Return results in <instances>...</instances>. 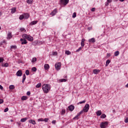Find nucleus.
Here are the masks:
<instances>
[{
	"instance_id": "f257e3e1",
	"label": "nucleus",
	"mask_w": 128,
	"mask_h": 128,
	"mask_svg": "<svg viewBox=\"0 0 128 128\" xmlns=\"http://www.w3.org/2000/svg\"><path fill=\"white\" fill-rule=\"evenodd\" d=\"M42 88L44 94H48L50 90V85L49 84H44L42 85Z\"/></svg>"
},
{
	"instance_id": "f03ea898",
	"label": "nucleus",
	"mask_w": 128,
	"mask_h": 128,
	"mask_svg": "<svg viewBox=\"0 0 128 128\" xmlns=\"http://www.w3.org/2000/svg\"><path fill=\"white\" fill-rule=\"evenodd\" d=\"M22 38H25V40H28L29 42H32L34 40V38L32 36L26 34L22 36Z\"/></svg>"
},
{
	"instance_id": "7ed1b4c3",
	"label": "nucleus",
	"mask_w": 128,
	"mask_h": 128,
	"mask_svg": "<svg viewBox=\"0 0 128 128\" xmlns=\"http://www.w3.org/2000/svg\"><path fill=\"white\" fill-rule=\"evenodd\" d=\"M88 110H90V104H86L83 110L80 112H82V114H84V112H88Z\"/></svg>"
},
{
	"instance_id": "20e7f679",
	"label": "nucleus",
	"mask_w": 128,
	"mask_h": 128,
	"mask_svg": "<svg viewBox=\"0 0 128 128\" xmlns=\"http://www.w3.org/2000/svg\"><path fill=\"white\" fill-rule=\"evenodd\" d=\"M108 122H102L100 124V127L101 128H106L108 126Z\"/></svg>"
},
{
	"instance_id": "39448f33",
	"label": "nucleus",
	"mask_w": 128,
	"mask_h": 128,
	"mask_svg": "<svg viewBox=\"0 0 128 128\" xmlns=\"http://www.w3.org/2000/svg\"><path fill=\"white\" fill-rule=\"evenodd\" d=\"M60 66H62V64L60 62H58L55 64V68L56 70H60Z\"/></svg>"
},
{
	"instance_id": "423d86ee",
	"label": "nucleus",
	"mask_w": 128,
	"mask_h": 128,
	"mask_svg": "<svg viewBox=\"0 0 128 128\" xmlns=\"http://www.w3.org/2000/svg\"><path fill=\"white\" fill-rule=\"evenodd\" d=\"M70 0H60V4L63 6H66L67 4H68Z\"/></svg>"
},
{
	"instance_id": "0eeeda50",
	"label": "nucleus",
	"mask_w": 128,
	"mask_h": 128,
	"mask_svg": "<svg viewBox=\"0 0 128 128\" xmlns=\"http://www.w3.org/2000/svg\"><path fill=\"white\" fill-rule=\"evenodd\" d=\"M20 42H21L22 44H28V42L26 40V38H20Z\"/></svg>"
},
{
	"instance_id": "6e6552de",
	"label": "nucleus",
	"mask_w": 128,
	"mask_h": 128,
	"mask_svg": "<svg viewBox=\"0 0 128 128\" xmlns=\"http://www.w3.org/2000/svg\"><path fill=\"white\" fill-rule=\"evenodd\" d=\"M82 114V112H80L79 113H78L77 114V115L74 118V120H78V118H80V114Z\"/></svg>"
},
{
	"instance_id": "1a4fd4ad",
	"label": "nucleus",
	"mask_w": 128,
	"mask_h": 128,
	"mask_svg": "<svg viewBox=\"0 0 128 128\" xmlns=\"http://www.w3.org/2000/svg\"><path fill=\"white\" fill-rule=\"evenodd\" d=\"M16 75L17 76H22V72L21 71V70H19L16 73Z\"/></svg>"
},
{
	"instance_id": "9d476101",
	"label": "nucleus",
	"mask_w": 128,
	"mask_h": 128,
	"mask_svg": "<svg viewBox=\"0 0 128 128\" xmlns=\"http://www.w3.org/2000/svg\"><path fill=\"white\" fill-rule=\"evenodd\" d=\"M56 12H58V11H56V9H54L50 14L54 16H56Z\"/></svg>"
},
{
	"instance_id": "9b49d317",
	"label": "nucleus",
	"mask_w": 128,
	"mask_h": 128,
	"mask_svg": "<svg viewBox=\"0 0 128 128\" xmlns=\"http://www.w3.org/2000/svg\"><path fill=\"white\" fill-rule=\"evenodd\" d=\"M68 108L69 110H70V112H72V110H74V106L72 105L68 107Z\"/></svg>"
},
{
	"instance_id": "f8f14e48",
	"label": "nucleus",
	"mask_w": 128,
	"mask_h": 128,
	"mask_svg": "<svg viewBox=\"0 0 128 128\" xmlns=\"http://www.w3.org/2000/svg\"><path fill=\"white\" fill-rule=\"evenodd\" d=\"M23 16H24V18H26V20H28V18H30V14L28 13H25L23 14Z\"/></svg>"
},
{
	"instance_id": "ddd939ff",
	"label": "nucleus",
	"mask_w": 128,
	"mask_h": 128,
	"mask_svg": "<svg viewBox=\"0 0 128 128\" xmlns=\"http://www.w3.org/2000/svg\"><path fill=\"white\" fill-rule=\"evenodd\" d=\"M100 72V70L94 69L93 70V73L94 74H98V72Z\"/></svg>"
},
{
	"instance_id": "4468645a",
	"label": "nucleus",
	"mask_w": 128,
	"mask_h": 128,
	"mask_svg": "<svg viewBox=\"0 0 128 128\" xmlns=\"http://www.w3.org/2000/svg\"><path fill=\"white\" fill-rule=\"evenodd\" d=\"M89 42H96V39L94 38H92L88 40Z\"/></svg>"
},
{
	"instance_id": "2eb2a0df",
	"label": "nucleus",
	"mask_w": 128,
	"mask_h": 128,
	"mask_svg": "<svg viewBox=\"0 0 128 128\" xmlns=\"http://www.w3.org/2000/svg\"><path fill=\"white\" fill-rule=\"evenodd\" d=\"M28 122L30 124H36V121L34 120H29Z\"/></svg>"
},
{
	"instance_id": "dca6fc26",
	"label": "nucleus",
	"mask_w": 128,
	"mask_h": 128,
	"mask_svg": "<svg viewBox=\"0 0 128 128\" xmlns=\"http://www.w3.org/2000/svg\"><path fill=\"white\" fill-rule=\"evenodd\" d=\"M38 24V21L34 20L30 22V26H34V24Z\"/></svg>"
},
{
	"instance_id": "f3484780",
	"label": "nucleus",
	"mask_w": 128,
	"mask_h": 128,
	"mask_svg": "<svg viewBox=\"0 0 128 128\" xmlns=\"http://www.w3.org/2000/svg\"><path fill=\"white\" fill-rule=\"evenodd\" d=\"M44 68V70H48L50 68V65H48V64H45Z\"/></svg>"
},
{
	"instance_id": "a211bd4d",
	"label": "nucleus",
	"mask_w": 128,
	"mask_h": 128,
	"mask_svg": "<svg viewBox=\"0 0 128 128\" xmlns=\"http://www.w3.org/2000/svg\"><path fill=\"white\" fill-rule=\"evenodd\" d=\"M2 66H4V68H8V63L6 62L4 64H2Z\"/></svg>"
},
{
	"instance_id": "6ab92c4d",
	"label": "nucleus",
	"mask_w": 128,
	"mask_h": 128,
	"mask_svg": "<svg viewBox=\"0 0 128 128\" xmlns=\"http://www.w3.org/2000/svg\"><path fill=\"white\" fill-rule=\"evenodd\" d=\"M26 74H24L23 75L22 80V84H24V80H26Z\"/></svg>"
},
{
	"instance_id": "aec40b11",
	"label": "nucleus",
	"mask_w": 128,
	"mask_h": 128,
	"mask_svg": "<svg viewBox=\"0 0 128 128\" xmlns=\"http://www.w3.org/2000/svg\"><path fill=\"white\" fill-rule=\"evenodd\" d=\"M22 100H28V96H22L21 98Z\"/></svg>"
},
{
	"instance_id": "412c9836",
	"label": "nucleus",
	"mask_w": 128,
	"mask_h": 128,
	"mask_svg": "<svg viewBox=\"0 0 128 128\" xmlns=\"http://www.w3.org/2000/svg\"><path fill=\"white\" fill-rule=\"evenodd\" d=\"M28 120V118H22L20 120V122H24L26 120Z\"/></svg>"
},
{
	"instance_id": "4be33fe9",
	"label": "nucleus",
	"mask_w": 128,
	"mask_h": 128,
	"mask_svg": "<svg viewBox=\"0 0 128 128\" xmlns=\"http://www.w3.org/2000/svg\"><path fill=\"white\" fill-rule=\"evenodd\" d=\"M12 38V33L9 32L8 35V38L10 40V38Z\"/></svg>"
},
{
	"instance_id": "5701e85b",
	"label": "nucleus",
	"mask_w": 128,
	"mask_h": 128,
	"mask_svg": "<svg viewBox=\"0 0 128 128\" xmlns=\"http://www.w3.org/2000/svg\"><path fill=\"white\" fill-rule=\"evenodd\" d=\"M110 60H108L106 61V66H108V64H110Z\"/></svg>"
},
{
	"instance_id": "b1692460",
	"label": "nucleus",
	"mask_w": 128,
	"mask_h": 128,
	"mask_svg": "<svg viewBox=\"0 0 128 128\" xmlns=\"http://www.w3.org/2000/svg\"><path fill=\"white\" fill-rule=\"evenodd\" d=\"M96 116H100L102 114V111L100 110H98L96 112Z\"/></svg>"
},
{
	"instance_id": "393cba45",
	"label": "nucleus",
	"mask_w": 128,
	"mask_h": 128,
	"mask_svg": "<svg viewBox=\"0 0 128 128\" xmlns=\"http://www.w3.org/2000/svg\"><path fill=\"white\" fill-rule=\"evenodd\" d=\"M16 10V8H12V11H11L12 14H14Z\"/></svg>"
},
{
	"instance_id": "a878e982",
	"label": "nucleus",
	"mask_w": 128,
	"mask_h": 128,
	"mask_svg": "<svg viewBox=\"0 0 128 128\" xmlns=\"http://www.w3.org/2000/svg\"><path fill=\"white\" fill-rule=\"evenodd\" d=\"M59 82H66V80L64 78L60 79L59 80Z\"/></svg>"
},
{
	"instance_id": "bb28decb",
	"label": "nucleus",
	"mask_w": 128,
	"mask_h": 128,
	"mask_svg": "<svg viewBox=\"0 0 128 128\" xmlns=\"http://www.w3.org/2000/svg\"><path fill=\"white\" fill-rule=\"evenodd\" d=\"M40 86H42V83H38V84H37V85L36 86V88H40Z\"/></svg>"
},
{
	"instance_id": "cd10ccee",
	"label": "nucleus",
	"mask_w": 128,
	"mask_h": 128,
	"mask_svg": "<svg viewBox=\"0 0 128 128\" xmlns=\"http://www.w3.org/2000/svg\"><path fill=\"white\" fill-rule=\"evenodd\" d=\"M28 4H32V2H34V0H27Z\"/></svg>"
},
{
	"instance_id": "c85d7f7f",
	"label": "nucleus",
	"mask_w": 128,
	"mask_h": 128,
	"mask_svg": "<svg viewBox=\"0 0 128 128\" xmlns=\"http://www.w3.org/2000/svg\"><path fill=\"white\" fill-rule=\"evenodd\" d=\"M9 88H10V90H14V85H10V86H9Z\"/></svg>"
},
{
	"instance_id": "c756f323",
	"label": "nucleus",
	"mask_w": 128,
	"mask_h": 128,
	"mask_svg": "<svg viewBox=\"0 0 128 128\" xmlns=\"http://www.w3.org/2000/svg\"><path fill=\"white\" fill-rule=\"evenodd\" d=\"M118 54H120V52L118 51H116L114 52V56H118Z\"/></svg>"
},
{
	"instance_id": "7c9ffc66",
	"label": "nucleus",
	"mask_w": 128,
	"mask_h": 128,
	"mask_svg": "<svg viewBox=\"0 0 128 128\" xmlns=\"http://www.w3.org/2000/svg\"><path fill=\"white\" fill-rule=\"evenodd\" d=\"M101 118H106V116L105 115V114H102L101 116H100Z\"/></svg>"
},
{
	"instance_id": "2f4dec72",
	"label": "nucleus",
	"mask_w": 128,
	"mask_h": 128,
	"mask_svg": "<svg viewBox=\"0 0 128 128\" xmlns=\"http://www.w3.org/2000/svg\"><path fill=\"white\" fill-rule=\"evenodd\" d=\"M20 20H24V14L20 15V18H19Z\"/></svg>"
},
{
	"instance_id": "473e14b6",
	"label": "nucleus",
	"mask_w": 128,
	"mask_h": 128,
	"mask_svg": "<svg viewBox=\"0 0 128 128\" xmlns=\"http://www.w3.org/2000/svg\"><path fill=\"white\" fill-rule=\"evenodd\" d=\"M36 62V58H32V62Z\"/></svg>"
},
{
	"instance_id": "72a5a7b5",
	"label": "nucleus",
	"mask_w": 128,
	"mask_h": 128,
	"mask_svg": "<svg viewBox=\"0 0 128 128\" xmlns=\"http://www.w3.org/2000/svg\"><path fill=\"white\" fill-rule=\"evenodd\" d=\"M52 56H58V52H52Z\"/></svg>"
},
{
	"instance_id": "f704fd0d",
	"label": "nucleus",
	"mask_w": 128,
	"mask_h": 128,
	"mask_svg": "<svg viewBox=\"0 0 128 128\" xmlns=\"http://www.w3.org/2000/svg\"><path fill=\"white\" fill-rule=\"evenodd\" d=\"M72 17L74 18H76V13L74 12L72 16Z\"/></svg>"
},
{
	"instance_id": "c9c22d12",
	"label": "nucleus",
	"mask_w": 128,
	"mask_h": 128,
	"mask_svg": "<svg viewBox=\"0 0 128 128\" xmlns=\"http://www.w3.org/2000/svg\"><path fill=\"white\" fill-rule=\"evenodd\" d=\"M65 54H66L70 55V54H72V52H70V51H66Z\"/></svg>"
},
{
	"instance_id": "e433bc0d",
	"label": "nucleus",
	"mask_w": 128,
	"mask_h": 128,
	"mask_svg": "<svg viewBox=\"0 0 128 128\" xmlns=\"http://www.w3.org/2000/svg\"><path fill=\"white\" fill-rule=\"evenodd\" d=\"M32 72H36V67H33L32 68Z\"/></svg>"
},
{
	"instance_id": "4c0bfd02",
	"label": "nucleus",
	"mask_w": 128,
	"mask_h": 128,
	"mask_svg": "<svg viewBox=\"0 0 128 128\" xmlns=\"http://www.w3.org/2000/svg\"><path fill=\"white\" fill-rule=\"evenodd\" d=\"M26 76H28V74H30V71H28V70H26Z\"/></svg>"
},
{
	"instance_id": "58836bf2",
	"label": "nucleus",
	"mask_w": 128,
	"mask_h": 128,
	"mask_svg": "<svg viewBox=\"0 0 128 128\" xmlns=\"http://www.w3.org/2000/svg\"><path fill=\"white\" fill-rule=\"evenodd\" d=\"M44 122H48V118H45L44 119Z\"/></svg>"
},
{
	"instance_id": "ea45409f",
	"label": "nucleus",
	"mask_w": 128,
	"mask_h": 128,
	"mask_svg": "<svg viewBox=\"0 0 128 128\" xmlns=\"http://www.w3.org/2000/svg\"><path fill=\"white\" fill-rule=\"evenodd\" d=\"M38 122H44V118H41L38 120Z\"/></svg>"
},
{
	"instance_id": "a19ab883",
	"label": "nucleus",
	"mask_w": 128,
	"mask_h": 128,
	"mask_svg": "<svg viewBox=\"0 0 128 128\" xmlns=\"http://www.w3.org/2000/svg\"><path fill=\"white\" fill-rule=\"evenodd\" d=\"M66 114V110H62V114Z\"/></svg>"
},
{
	"instance_id": "79ce46f5",
	"label": "nucleus",
	"mask_w": 128,
	"mask_h": 128,
	"mask_svg": "<svg viewBox=\"0 0 128 128\" xmlns=\"http://www.w3.org/2000/svg\"><path fill=\"white\" fill-rule=\"evenodd\" d=\"M84 102H86V100H84L83 101L80 102H79L78 104H84Z\"/></svg>"
},
{
	"instance_id": "37998d69",
	"label": "nucleus",
	"mask_w": 128,
	"mask_h": 128,
	"mask_svg": "<svg viewBox=\"0 0 128 128\" xmlns=\"http://www.w3.org/2000/svg\"><path fill=\"white\" fill-rule=\"evenodd\" d=\"M124 122H126V124H128V118H126L125 120H124Z\"/></svg>"
},
{
	"instance_id": "c03bdc74",
	"label": "nucleus",
	"mask_w": 128,
	"mask_h": 128,
	"mask_svg": "<svg viewBox=\"0 0 128 128\" xmlns=\"http://www.w3.org/2000/svg\"><path fill=\"white\" fill-rule=\"evenodd\" d=\"M8 112V108H6L4 110V112Z\"/></svg>"
},
{
	"instance_id": "a18cd8bd",
	"label": "nucleus",
	"mask_w": 128,
	"mask_h": 128,
	"mask_svg": "<svg viewBox=\"0 0 128 128\" xmlns=\"http://www.w3.org/2000/svg\"><path fill=\"white\" fill-rule=\"evenodd\" d=\"M3 103H4V100L0 99V104H3Z\"/></svg>"
},
{
	"instance_id": "49530a36",
	"label": "nucleus",
	"mask_w": 128,
	"mask_h": 128,
	"mask_svg": "<svg viewBox=\"0 0 128 128\" xmlns=\"http://www.w3.org/2000/svg\"><path fill=\"white\" fill-rule=\"evenodd\" d=\"M11 48H14V49H16V46H11Z\"/></svg>"
},
{
	"instance_id": "de8ad7c7",
	"label": "nucleus",
	"mask_w": 128,
	"mask_h": 128,
	"mask_svg": "<svg viewBox=\"0 0 128 128\" xmlns=\"http://www.w3.org/2000/svg\"><path fill=\"white\" fill-rule=\"evenodd\" d=\"M80 50H82V47H80L76 50V52H80Z\"/></svg>"
},
{
	"instance_id": "09e8293b",
	"label": "nucleus",
	"mask_w": 128,
	"mask_h": 128,
	"mask_svg": "<svg viewBox=\"0 0 128 128\" xmlns=\"http://www.w3.org/2000/svg\"><path fill=\"white\" fill-rule=\"evenodd\" d=\"M20 30L21 32H24V30H25V32H26V29H24V28H20Z\"/></svg>"
},
{
	"instance_id": "8fccbe9b",
	"label": "nucleus",
	"mask_w": 128,
	"mask_h": 128,
	"mask_svg": "<svg viewBox=\"0 0 128 128\" xmlns=\"http://www.w3.org/2000/svg\"><path fill=\"white\" fill-rule=\"evenodd\" d=\"M81 46H84V42H81Z\"/></svg>"
},
{
	"instance_id": "3c124183",
	"label": "nucleus",
	"mask_w": 128,
	"mask_h": 128,
	"mask_svg": "<svg viewBox=\"0 0 128 128\" xmlns=\"http://www.w3.org/2000/svg\"><path fill=\"white\" fill-rule=\"evenodd\" d=\"M27 96H30V92L28 91L26 93Z\"/></svg>"
},
{
	"instance_id": "603ef678",
	"label": "nucleus",
	"mask_w": 128,
	"mask_h": 128,
	"mask_svg": "<svg viewBox=\"0 0 128 128\" xmlns=\"http://www.w3.org/2000/svg\"><path fill=\"white\" fill-rule=\"evenodd\" d=\"M4 62V58H0V62Z\"/></svg>"
},
{
	"instance_id": "864d4df0",
	"label": "nucleus",
	"mask_w": 128,
	"mask_h": 128,
	"mask_svg": "<svg viewBox=\"0 0 128 128\" xmlns=\"http://www.w3.org/2000/svg\"><path fill=\"white\" fill-rule=\"evenodd\" d=\"M91 10H92V12H94V10H96V8H92Z\"/></svg>"
},
{
	"instance_id": "5fc2aeb1",
	"label": "nucleus",
	"mask_w": 128,
	"mask_h": 128,
	"mask_svg": "<svg viewBox=\"0 0 128 128\" xmlns=\"http://www.w3.org/2000/svg\"><path fill=\"white\" fill-rule=\"evenodd\" d=\"M107 56L108 58H110V53L107 54Z\"/></svg>"
},
{
	"instance_id": "6e6d98bb",
	"label": "nucleus",
	"mask_w": 128,
	"mask_h": 128,
	"mask_svg": "<svg viewBox=\"0 0 128 128\" xmlns=\"http://www.w3.org/2000/svg\"><path fill=\"white\" fill-rule=\"evenodd\" d=\"M56 120H52V124H56Z\"/></svg>"
},
{
	"instance_id": "4d7b16f0",
	"label": "nucleus",
	"mask_w": 128,
	"mask_h": 128,
	"mask_svg": "<svg viewBox=\"0 0 128 128\" xmlns=\"http://www.w3.org/2000/svg\"><path fill=\"white\" fill-rule=\"evenodd\" d=\"M109 4H110V3L107 2L106 3L105 6H108Z\"/></svg>"
},
{
	"instance_id": "13d9d810",
	"label": "nucleus",
	"mask_w": 128,
	"mask_h": 128,
	"mask_svg": "<svg viewBox=\"0 0 128 128\" xmlns=\"http://www.w3.org/2000/svg\"><path fill=\"white\" fill-rule=\"evenodd\" d=\"M85 40H84V38H82V40L81 42H84Z\"/></svg>"
},
{
	"instance_id": "bf43d9fd",
	"label": "nucleus",
	"mask_w": 128,
	"mask_h": 128,
	"mask_svg": "<svg viewBox=\"0 0 128 128\" xmlns=\"http://www.w3.org/2000/svg\"><path fill=\"white\" fill-rule=\"evenodd\" d=\"M112 2V0H107V2H108L109 4L110 2Z\"/></svg>"
},
{
	"instance_id": "052dcab7",
	"label": "nucleus",
	"mask_w": 128,
	"mask_h": 128,
	"mask_svg": "<svg viewBox=\"0 0 128 128\" xmlns=\"http://www.w3.org/2000/svg\"><path fill=\"white\" fill-rule=\"evenodd\" d=\"M4 87L2 86V85H0V90H3Z\"/></svg>"
},
{
	"instance_id": "680f3d73",
	"label": "nucleus",
	"mask_w": 128,
	"mask_h": 128,
	"mask_svg": "<svg viewBox=\"0 0 128 128\" xmlns=\"http://www.w3.org/2000/svg\"><path fill=\"white\" fill-rule=\"evenodd\" d=\"M88 30H92V27H89V28H88Z\"/></svg>"
},
{
	"instance_id": "e2e57ef3",
	"label": "nucleus",
	"mask_w": 128,
	"mask_h": 128,
	"mask_svg": "<svg viewBox=\"0 0 128 128\" xmlns=\"http://www.w3.org/2000/svg\"><path fill=\"white\" fill-rule=\"evenodd\" d=\"M17 124H18V126H20L22 124H20V122H17Z\"/></svg>"
},
{
	"instance_id": "0e129e2a",
	"label": "nucleus",
	"mask_w": 128,
	"mask_h": 128,
	"mask_svg": "<svg viewBox=\"0 0 128 128\" xmlns=\"http://www.w3.org/2000/svg\"><path fill=\"white\" fill-rule=\"evenodd\" d=\"M2 15V11H0V16Z\"/></svg>"
},
{
	"instance_id": "69168bd1",
	"label": "nucleus",
	"mask_w": 128,
	"mask_h": 128,
	"mask_svg": "<svg viewBox=\"0 0 128 128\" xmlns=\"http://www.w3.org/2000/svg\"><path fill=\"white\" fill-rule=\"evenodd\" d=\"M126 88H128V83L126 85Z\"/></svg>"
},
{
	"instance_id": "338daca9",
	"label": "nucleus",
	"mask_w": 128,
	"mask_h": 128,
	"mask_svg": "<svg viewBox=\"0 0 128 128\" xmlns=\"http://www.w3.org/2000/svg\"><path fill=\"white\" fill-rule=\"evenodd\" d=\"M120 2H124V0H119Z\"/></svg>"
},
{
	"instance_id": "774afa93",
	"label": "nucleus",
	"mask_w": 128,
	"mask_h": 128,
	"mask_svg": "<svg viewBox=\"0 0 128 128\" xmlns=\"http://www.w3.org/2000/svg\"><path fill=\"white\" fill-rule=\"evenodd\" d=\"M11 122H12V120H11Z\"/></svg>"
}]
</instances>
